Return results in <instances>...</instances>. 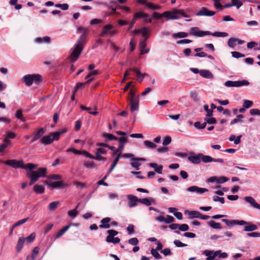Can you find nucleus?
<instances>
[{
  "mask_svg": "<svg viewBox=\"0 0 260 260\" xmlns=\"http://www.w3.org/2000/svg\"><path fill=\"white\" fill-rule=\"evenodd\" d=\"M78 31L82 32L83 34L80 36L77 42L75 44L74 50L71 54L70 58L72 62L76 61L81 53L88 31V29L84 27H79Z\"/></svg>",
  "mask_w": 260,
  "mask_h": 260,
  "instance_id": "nucleus-1",
  "label": "nucleus"
},
{
  "mask_svg": "<svg viewBox=\"0 0 260 260\" xmlns=\"http://www.w3.org/2000/svg\"><path fill=\"white\" fill-rule=\"evenodd\" d=\"M188 160L193 164H199L201 161L205 164L211 162L220 163L224 162V160L222 158H214L209 155H206L201 153L197 154L192 153L188 157Z\"/></svg>",
  "mask_w": 260,
  "mask_h": 260,
  "instance_id": "nucleus-2",
  "label": "nucleus"
},
{
  "mask_svg": "<svg viewBox=\"0 0 260 260\" xmlns=\"http://www.w3.org/2000/svg\"><path fill=\"white\" fill-rule=\"evenodd\" d=\"M190 34L196 37H203L208 35L216 37H225L228 36V34L225 32L216 31L212 33L209 31L201 30L198 27H191L190 29Z\"/></svg>",
  "mask_w": 260,
  "mask_h": 260,
  "instance_id": "nucleus-3",
  "label": "nucleus"
},
{
  "mask_svg": "<svg viewBox=\"0 0 260 260\" xmlns=\"http://www.w3.org/2000/svg\"><path fill=\"white\" fill-rule=\"evenodd\" d=\"M46 173V169L43 168H39L37 171L27 173L26 176L30 179L29 185H32L39 178L45 176Z\"/></svg>",
  "mask_w": 260,
  "mask_h": 260,
  "instance_id": "nucleus-4",
  "label": "nucleus"
},
{
  "mask_svg": "<svg viewBox=\"0 0 260 260\" xmlns=\"http://www.w3.org/2000/svg\"><path fill=\"white\" fill-rule=\"evenodd\" d=\"M21 81L27 86H30L33 83L39 84L41 81V77L38 74H28L24 76Z\"/></svg>",
  "mask_w": 260,
  "mask_h": 260,
  "instance_id": "nucleus-5",
  "label": "nucleus"
},
{
  "mask_svg": "<svg viewBox=\"0 0 260 260\" xmlns=\"http://www.w3.org/2000/svg\"><path fill=\"white\" fill-rule=\"evenodd\" d=\"M181 10L176 8H174L172 11H167L164 12L161 16L166 18L167 20H177L180 19Z\"/></svg>",
  "mask_w": 260,
  "mask_h": 260,
  "instance_id": "nucleus-6",
  "label": "nucleus"
},
{
  "mask_svg": "<svg viewBox=\"0 0 260 260\" xmlns=\"http://www.w3.org/2000/svg\"><path fill=\"white\" fill-rule=\"evenodd\" d=\"M249 82L247 80L231 81L229 80L224 83V86L228 87H238L242 86H248Z\"/></svg>",
  "mask_w": 260,
  "mask_h": 260,
  "instance_id": "nucleus-7",
  "label": "nucleus"
},
{
  "mask_svg": "<svg viewBox=\"0 0 260 260\" xmlns=\"http://www.w3.org/2000/svg\"><path fill=\"white\" fill-rule=\"evenodd\" d=\"M108 236L107 237L106 241L108 243H112L113 244L118 243L120 240L118 237L114 238V236L118 234V232L114 230H109L107 231Z\"/></svg>",
  "mask_w": 260,
  "mask_h": 260,
  "instance_id": "nucleus-8",
  "label": "nucleus"
},
{
  "mask_svg": "<svg viewBox=\"0 0 260 260\" xmlns=\"http://www.w3.org/2000/svg\"><path fill=\"white\" fill-rule=\"evenodd\" d=\"M113 26L110 24L105 25L103 28V30L100 34V36L105 37L106 35H109L110 36H114L116 34L117 31L115 30H113Z\"/></svg>",
  "mask_w": 260,
  "mask_h": 260,
  "instance_id": "nucleus-9",
  "label": "nucleus"
},
{
  "mask_svg": "<svg viewBox=\"0 0 260 260\" xmlns=\"http://www.w3.org/2000/svg\"><path fill=\"white\" fill-rule=\"evenodd\" d=\"M5 164L11 166L13 168H22L23 167V162L22 160L10 159L4 162Z\"/></svg>",
  "mask_w": 260,
  "mask_h": 260,
  "instance_id": "nucleus-10",
  "label": "nucleus"
},
{
  "mask_svg": "<svg viewBox=\"0 0 260 260\" xmlns=\"http://www.w3.org/2000/svg\"><path fill=\"white\" fill-rule=\"evenodd\" d=\"M186 191L196 193L198 194H202L205 192H207L208 190L206 188L200 187L197 186H191L187 188Z\"/></svg>",
  "mask_w": 260,
  "mask_h": 260,
  "instance_id": "nucleus-11",
  "label": "nucleus"
},
{
  "mask_svg": "<svg viewBox=\"0 0 260 260\" xmlns=\"http://www.w3.org/2000/svg\"><path fill=\"white\" fill-rule=\"evenodd\" d=\"M215 12L209 10L206 7H202L201 10L196 13L197 16H212L215 15Z\"/></svg>",
  "mask_w": 260,
  "mask_h": 260,
  "instance_id": "nucleus-12",
  "label": "nucleus"
},
{
  "mask_svg": "<svg viewBox=\"0 0 260 260\" xmlns=\"http://www.w3.org/2000/svg\"><path fill=\"white\" fill-rule=\"evenodd\" d=\"M53 141L55 140L54 138V133H52L49 135L43 137L40 140V143L45 145H47L51 144Z\"/></svg>",
  "mask_w": 260,
  "mask_h": 260,
  "instance_id": "nucleus-13",
  "label": "nucleus"
},
{
  "mask_svg": "<svg viewBox=\"0 0 260 260\" xmlns=\"http://www.w3.org/2000/svg\"><path fill=\"white\" fill-rule=\"evenodd\" d=\"M222 221L226 224V225L232 227L236 224L243 225L244 224L246 223V221L244 220H230L227 219H223Z\"/></svg>",
  "mask_w": 260,
  "mask_h": 260,
  "instance_id": "nucleus-14",
  "label": "nucleus"
},
{
  "mask_svg": "<svg viewBox=\"0 0 260 260\" xmlns=\"http://www.w3.org/2000/svg\"><path fill=\"white\" fill-rule=\"evenodd\" d=\"M119 142V146L116 152H119L121 155L122 151L124 147V144L127 142V137H121L117 139Z\"/></svg>",
  "mask_w": 260,
  "mask_h": 260,
  "instance_id": "nucleus-15",
  "label": "nucleus"
},
{
  "mask_svg": "<svg viewBox=\"0 0 260 260\" xmlns=\"http://www.w3.org/2000/svg\"><path fill=\"white\" fill-rule=\"evenodd\" d=\"M127 198L128 200V207L129 208H133L137 206V202H139V199L132 194L127 195Z\"/></svg>",
  "mask_w": 260,
  "mask_h": 260,
  "instance_id": "nucleus-16",
  "label": "nucleus"
},
{
  "mask_svg": "<svg viewBox=\"0 0 260 260\" xmlns=\"http://www.w3.org/2000/svg\"><path fill=\"white\" fill-rule=\"evenodd\" d=\"M146 159L142 157H134L132 158L131 165L132 167L135 168L137 170H139V167L141 165L140 161H145Z\"/></svg>",
  "mask_w": 260,
  "mask_h": 260,
  "instance_id": "nucleus-17",
  "label": "nucleus"
},
{
  "mask_svg": "<svg viewBox=\"0 0 260 260\" xmlns=\"http://www.w3.org/2000/svg\"><path fill=\"white\" fill-rule=\"evenodd\" d=\"M45 183L52 188H60L63 187V183L60 181L53 182L52 180H46Z\"/></svg>",
  "mask_w": 260,
  "mask_h": 260,
  "instance_id": "nucleus-18",
  "label": "nucleus"
},
{
  "mask_svg": "<svg viewBox=\"0 0 260 260\" xmlns=\"http://www.w3.org/2000/svg\"><path fill=\"white\" fill-rule=\"evenodd\" d=\"M244 200L250 204L252 207L260 210V205L256 202L253 198L251 197H246L244 198Z\"/></svg>",
  "mask_w": 260,
  "mask_h": 260,
  "instance_id": "nucleus-19",
  "label": "nucleus"
},
{
  "mask_svg": "<svg viewBox=\"0 0 260 260\" xmlns=\"http://www.w3.org/2000/svg\"><path fill=\"white\" fill-rule=\"evenodd\" d=\"M101 224L99 225L100 229H109L110 227L111 218L106 217L101 221Z\"/></svg>",
  "mask_w": 260,
  "mask_h": 260,
  "instance_id": "nucleus-20",
  "label": "nucleus"
},
{
  "mask_svg": "<svg viewBox=\"0 0 260 260\" xmlns=\"http://www.w3.org/2000/svg\"><path fill=\"white\" fill-rule=\"evenodd\" d=\"M243 225H245L244 231L245 232H252L256 230L258 228L256 225L249 222L246 221V223Z\"/></svg>",
  "mask_w": 260,
  "mask_h": 260,
  "instance_id": "nucleus-21",
  "label": "nucleus"
},
{
  "mask_svg": "<svg viewBox=\"0 0 260 260\" xmlns=\"http://www.w3.org/2000/svg\"><path fill=\"white\" fill-rule=\"evenodd\" d=\"M45 133V129L43 128H40L38 132L34 133L32 134L33 138L31 140V143H33L38 139H39L40 138H41L44 133Z\"/></svg>",
  "mask_w": 260,
  "mask_h": 260,
  "instance_id": "nucleus-22",
  "label": "nucleus"
},
{
  "mask_svg": "<svg viewBox=\"0 0 260 260\" xmlns=\"http://www.w3.org/2000/svg\"><path fill=\"white\" fill-rule=\"evenodd\" d=\"M185 214H187L190 219L194 218H199L200 216L201 215V213L200 212L194 210H185Z\"/></svg>",
  "mask_w": 260,
  "mask_h": 260,
  "instance_id": "nucleus-23",
  "label": "nucleus"
},
{
  "mask_svg": "<svg viewBox=\"0 0 260 260\" xmlns=\"http://www.w3.org/2000/svg\"><path fill=\"white\" fill-rule=\"evenodd\" d=\"M98 74V70L90 71L89 74L85 77V79L87 80L86 83H87V84H89L93 80V77H92V76H96Z\"/></svg>",
  "mask_w": 260,
  "mask_h": 260,
  "instance_id": "nucleus-24",
  "label": "nucleus"
},
{
  "mask_svg": "<svg viewBox=\"0 0 260 260\" xmlns=\"http://www.w3.org/2000/svg\"><path fill=\"white\" fill-rule=\"evenodd\" d=\"M200 74L203 77L207 79H213V75L209 70H201L200 72Z\"/></svg>",
  "mask_w": 260,
  "mask_h": 260,
  "instance_id": "nucleus-25",
  "label": "nucleus"
},
{
  "mask_svg": "<svg viewBox=\"0 0 260 260\" xmlns=\"http://www.w3.org/2000/svg\"><path fill=\"white\" fill-rule=\"evenodd\" d=\"M131 70L136 74L137 77V80L140 82L143 80L145 76L147 75L146 73L142 74L140 71L137 69L135 68Z\"/></svg>",
  "mask_w": 260,
  "mask_h": 260,
  "instance_id": "nucleus-26",
  "label": "nucleus"
},
{
  "mask_svg": "<svg viewBox=\"0 0 260 260\" xmlns=\"http://www.w3.org/2000/svg\"><path fill=\"white\" fill-rule=\"evenodd\" d=\"M35 41L38 44L49 43L50 42V38L48 36H45L43 38L38 37L35 39Z\"/></svg>",
  "mask_w": 260,
  "mask_h": 260,
  "instance_id": "nucleus-27",
  "label": "nucleus"
},
{
  "mask_svg": "<svg viewBox=\"0 0 260 260\" xmlns=\"http://www.w3.org/2000/svg\"><path fill=\"white\" fill-rule=\"evenodd\" d=\"M155 200L153 198H143V199H139V203H141L143 204H144L146 206H150L152 204L154 203Z\"/></svg>",
  "mask_w": 260,
  "mask_h": 260,
  "instance_id": "nucleus-28",
  "label": "nucleus"
},
{
  "mask_svg": "<svg viewBox=\"0 0 260 260\" xmlns=\"http://www.w3.org/2000/svg\"><path fill=\"white\" fill-rule=\"evenodd\" d=\"M146 46V40L141 41L139 44V47L140 48L141 54L147 53L149 52V49L145 48Z\"/></svg>",
  "mask_w": 260,
  "mask_h": 260,
  "instance_id": "nucleus-29",
  "label": "nucleus"
},
{
  "mask_svg": "<svg viewBox=\"0 0 260 260\" xmlns=\"http://www.w3.org/2000/svg\"><path fill=\"white\" fill-rule=\"evenodd\" d=\"M103 137L105 139V141L106 142H108L109 141L112 140H117L118 139V138L114 136L112 134L108 133H104L103 135Z\"/></svg>",
  "mask_w": 260,
  "mask_h": 260,
  "instance_id": "nucleus-30",
  "label": "nucleus"
},
{
  "mask_svg": "<svg viewBox=\"0 0 260 260\" xmlns=\"http://www.w3.org/2000/svg\"><path fill=\"white\" fill-rule=\"evenodd\" d=\"M131 110L132 112L138 111L139 110V102L134 101L133 99H130Z\"/></svg>",
  "mask_w": 260,
  "mask_h": 260,
  "instance_id": "nucleus-31",
  "label": "nucleus"
},
{
  "mask_svg": "<svg viewBox=\"0 0 260 260\" xmlns=\"http://www.w3.org/2000/svg\"><path fill=\"white\" fill-rule=\"evenodd\" d=\"M149 166L152 168H153L155 171L158 174H162V170L163 167L162 166H158L157 164L155 163H150L149 164Z\"/></svg>",
  "mask_w": 260,
  "mask_h": 260,
  "instance_id": "nucleus-32",
  "label": "nucleus"
},
{
  "mask_svg": "<svg viewBox=\"0 0 260 260\" xmlns=\"http://www.w3.org/2000/svg\"><path fill=\"white\" fill-rule=\"evenodd\" d=\"M121 157L120 153H118L116 157L115 158L114 161H113L111 168L108 172V174L110 173L114 169L116 165L117 164L118 161L119 160L120 158Z\"/></svg>",
  "mask_w": 260,
  "mask_h": 260,
  "instance_id": "nucleus-33",
  "label": "nucleus"
},
{
  "mask_svg": "<svg viewBox=\"0 0 260 260\" xmlns=\"http://www.w3.org/2000/svg\"><path fill=\"white\" fill-rule=\"evenodd\" d=\"M24 241L25 239L23 237H20L19 238L16 246V250L18 252L20 251L22 249Z\"/></svg>",
  "mask_w": 260,
  "mask_h": 260,
  "instance_id": "nucleus-34",
  "label": "nucleus"
},
{
  "mask_svg": "<svg viewBox=\"0 0 260 260\" xmlns=\"http://www.w3.org/2000/svg\"><path fill=\"white\" fill-rule=\"evenodd\" d=\"M70 226L71 225L69 224L60 229L55 235V238L58 239L62 235H63L66 232V231L70 228Z\"/></svg>",
  "mask_w": 260,
  "mask_h": 260,
  "instance_id": "nucleus-35",
  "label": "nucleus"
},
{
  "mask_svg": "<svg viewBox=\"0 0 260 260\" xmlns=\"http://www.w3.org/2000/svg\"><path fill=\"white\" fill-rule=\"evenodd\" d=\"M34 190L37 193H43L45 191L44 187L42 185L36 184L34 186Z\"/></svg>",
  "mask_w": 260,
  "mask_h": 260,
  "instance_id": "nucleus-36",
  "label": "nucleus"
},
{
  "mask_svg": "<svg viewBox=\"0 0 260 260\" xmlns=\"http://www.w3.org/2000/svg\"><path fill=\"white\" fill-rule=\"evenodd\" d=\"M98 146H105V147H108V148L110 150H113V153L112 154V156H115V155H116V154L117 155L119 153V152H116V151L117 150V148H115V147H114V146H110L109 145H108L106 143H99V144H98Z\"/></svg>",
  "mask_w": 260,
  "mask_h": 260,
  "instance_id": "nucleus-37",
  "label": "nucleus"
},
{
  "mask_svg": "<svg viewBox=\"0 0 260 260\" xmlns=\"http://www.w3.org/2000/svg\"><path fill=\"white\" fill-rule=\"evenodd\" d=\"M203 254L207 256V260H213L215 257H213L214 255L213 250H205L203 252Z\"/></svg>",
  "mask_w": 260,
  "mask_h": 260,
  "instance_id": "nucleus-38",
  "label": "nucleus"
},
{
  "mask_svg": "<svg viewBox=\"0 0 260 260\" xmlns=\"http://www.w3.org/2000/svg\"><path fill=\"white\" fill-rule=\"evenodd\" d=\"M190 96L194 102H198L200 101L198 93L196 90H192L190 92Z\"/></svg>",
  "mask_w": 260,
  "mask_h": 260,
  "instance_id": "nucleus-39",
  "label": "nucleus"
},
{
  "mask_svg": "<svg viewBox=\"0 0 260 260\" xmlns=\"http://www.w3.org/2000/svg\"><path fill=\"white\" fill-rule=\"evenodd\" d=\"M95 156H94V157L92 159H94L98 161H105L106 160V158L102 156V154L100 153L99 152L95 151L94 152Z\"/></svg>",
  "mask_w": 260,
  "mask_h": 260,
  "instance_id": "nucleus-40",
  "label": "nucleus"
},
{
  "mask_svg": "<svg viewBox=\"0 0 260 260\" xmlns=\"http://www.w3.org/2000/svg\"><path fill=\"white\" fill-rule=\"evenodd\" d=\"M146 7L151 10H159L161 8L160 6L155 5L152 3H148Z\"/></svg>",
  "mask_w": 260,
  "mask_h": 260,
  "instance_id": "nucleus-41",
  "label": "nucleus"
},
{
  "mask_svg": "<svg viewBox=\"0 0 260 260\" xmlns=\"http://www.w3.org/2000/svg\"><path fill=\"white\" fill-rule=\"evenodd\" d=\"M188 36V33L182 31L175 33L173 35V37L174 38H183L187 37Z\"/></svg>",
  "mask_w": 260,
  "mask_h": 260,
  "instance_id": "nucleus-42",
  "label": "nucleus"
},
{
  "mask_svg": "<svg viewBox=\"0 0 260 260\" xmlns=\"http://www.w3.org/2000/svg\"><path fill=\"white\" fill-rule=\"evenodd\" d=\"M208 224L211 228L215 229H221L222 228L220 223L215 222L213 221H210L208 222Z\"/></svg>",
  "mask_w": 260,
  "mask_h": 260,
  "instance_id": "nucleus-43",
  "label": "nucleus"
},
{
  "mask_svg": "<svg viewBox=\"0 0 260 260\" xmlns=\"http://www.w3.org/2000/svg\"><path fill=\"white\" fill-rule=\"evenodd\" d=\"M37 167V165H35L31 163H28L26 165L23 164V167L22 168V169H24L25 170H28L30 171H32L35 169Z\"/></svg>",
  "mask_w": 260,
  "mask_h": 260,
  "instance_id": "nucleus-44",
  "label": "nucleus"
},
{
  "mask_svg": "<svg viewBox=\"0 0 260 260\" xmlns=\"http://www.w3.org/2000/svg\"><path fill=\"white\" fill-rule=\"evenodd\" d=\"M150 31V29L148 27H144L141 28V32L143 37L145 38V40H146L147 39V38L149 37L148 36V33Z\"/></svg>",
  "mask_w": 260,
  "mask_h": 260,
  "instance_id": "nucleus-45",
  "label": "nucleus"
},
{
  "mask_svg": "<svg viewBox=\"0 0 260 260\" xmlns=\"http://www.w3.org/2000/svg\"><path fill=\"white\" fill-rule=\"evenodd\" d=\"M142 17H147V14L143 11H139L134 14L133 18H134V20H136L137 19L142 18Z\"/></svg>",
  "mask_w": 260,
  "mask_h": 260,
  "instance_id": "nucleus-46",
  "label": "nucleus"
},
{
  "mask_svg": "<svg viewBox=\"0 0 260 260\" xmlns=\"http://www.w3.org/2000/svg\"><path fill=\"white\" fill-rule=\"evenodd\" d=\"M244 118L243 115L239 114L238 115L236 118H234L233 120H232L231 121V125H233L235 123H237L238 122H242V119Z\"/></svg>",
  "mask_w": 260,
  "mask_h": 260,
  "instance_id": "nucleus-47",
  "label": "nucleus"
},
{
  "mask_svg": "<svg viewBox=\"0 0 260 260\" xmlns=\"http://www.w3.org/2000/svg\"><path fill=\"white\" fill-rule=\"evenodd\" d=\"M238 39L236 38H230L228 42V44L229 47L234 48L236 45Z\"/></svg>",
  "mask_w": 260,
  "mask_h": 260,
  "instance_id": "nucleus-48",
  "label": "nucleus"
},
{
  "mask_svg": "<svg viewBox=\"0 0 260 260\" xmlns=\"http://www.w3.org/2000/svg\"><path fill=\"white\" fill-rule=\"evenodd\" d=\"M68 214L71 218H74L78 214V211L76 210V208H75L73 210L68 211Z\"/></svg>",
  "mask_w": 260,
  "mask_h": 260,
  "instance_id": "nucleus-49",
  "label": "nucleus"
},
{
  "mask_svg": "<svg viewBox=\"0 0 260 260\" xmlns=\"http://www.w3.org/2000/svg\"><path fill=\"white\" fill-rule=\"evenodd\" d=\"M15 116L17 118L19 119L22 122L25 121V118L22 116V110H18L16 111Z\"/></svg>",
  "mask_w": 260,
  "mask_h": 260,
  "instance_id": "nucleus-50",
  "label": "nucleus"
},
{
  "mask_svg": "<svg viewBox=\"0 0 260 260\" xmlns=\"http://www.w3.org/2000/svg\"><path fill=\"white\" fill-rule=\"evenodd\" d=\"M144 145L147 148H155L156 147V145L154 143L149 141H145L144 142Z\"/></svg>",
  "mask_w": 260,
  "mask_h": 260,
  "instance_id": "nucleus-51",
  "label": "nucleus"
},
{
  "mask_svg": "<svg viewBox=\"0 0 260 260\" xmlns=\"http://www.w3.org/2000/svg\"><path fill=\"white\" fill-rule=\"evenodd\" d=\"M229 180V178L226 177H224V176H222V177H217L216 182L218 184H223V183L227 182Z\"/></svg>",
  "mask_w": 260,
  "mask_h": 260,
  "instance_id": "nucleus-52",
  "label": "nucleus"
},
{
  "mask_svg": "<svg viewBox=\"0 0 260 260\" xmlns=\"http://www.w3.org/2000/svg\"><path fill=\"white\" fill-rule=\"evenodd\" d=\"M16 137V134L13 132H9L5 138H4L3 141H9L10 139H14Z\"/></svg>",
  "mask_w": 260,
  "mask_h": 260,
  "instance_id": "nucleus-53",
  "label": "nucleus"
},
{
  "mask_svg": "<svg viewBox=\"0 0 260 260\" xmlns=\"http://www.w3.org/2000/svg\"><path fill=\"white\" fill-rule=\"evenodd\" d=\"M97 146H99L100 147L96 149V150L95 151L99 152L100 153H101L102 154H106L107 153V150L106 149V148H108V147H105V146H98V145H97Z\"/></svg>",
  "mask_w": 260,
  "mask_h": 260,
  "instance_id": "nucleus-54",
  "label": "nucleus"
},
{
  "mask_svg": "<svg viewBox=\"0 0 260 260\" xmlns=\"http://www.w3.org/2000/svg\"><path fill=\"white\" fill-rule=\"evenodd\" d=\"M232 6H236L237 9H239L243 5V3L239 0H231Z\"/></svg>",
  "mask_w": 260,
  "mask_h": 260,
  "instance_id": "nucleus-55",
  "label": "nucleus"
},
{
  "mask_svg": "<svg viewBox=\"0 0 260 260\" xmlns=\"http://www.w3.org/2000/svg\"><path fill=\"white\" fill-rule=\"evenodd\" d=\"M59 203V201H55L50 203L49 205V209L51 211L55 210L57 207Z\"/></svg>",
  "mask_w": 260,
  "mask_h": 260,
  "instance_id": "nucleus-56",
  "label": "nucleus"
},
{
  "mask_svg": "<svg viewBox=\"0 0 260 260\" xmlns=\"http://www.w3.org/2000/svg\"><path fill=\"white\" fill-rule=\"evenodd\" d=\"M61 179V176L59 175H50L48 176L47 180H59Z\"/></svg>",
  "mask_w": 260,
  "mask_h": 260,
  "instance_id": "nucleus-57",
  "label": "nucleus"
},
{
  "mask_svg": "<svg viewBox=\"0 0 260 260\" xmlns=\"http://www.w3.org/2000/svg\"><path fill=\"white\" fill-rule=\"evenodd\" d=\"M253 105V102L249 100H244L243 101V106L246 109H248L252 107Z\"/></svg>",
  "mask_w": 260,
  "mask_h": 260,
  "instance_id": "nucleus-58",
  "label": "nucleus"
},
{
  "mask_svg": "<svg viewBox=\"0 0 260 260\" xmlns=\"http://www.w3.org/2000/svg\"><path fill=\"white\" fill-rule=\"evenodd\" d=\"M67 132L66 129H62L60 131L56 132L54 133V138L55 140L57 141L59 139L61 134L65 133Z\"/></svg>",
  "mask_w": 260,
  "mask_h": 260,
  "instance_id": "nucleus-59",
  "label": "nucleus"
},
{
  "mask_svg": "<svg viewBox=\"0 0 260 260\" xmlns=\"http://www.w3.org/2000/svg\"><path fill=\"white\" fill-rule=\"evenodd\" d=\"M84 165L86 168L89 169H92L95 166L94 162L91 160H87L85 161Z\"/></svg>",
  "mask_w": 260,
  "mask_h": 260,
  "instance_id": "nucleus-60",
  "label": "nucleus"
},
{
  "mask_svg": "<svg viewBox=\"0 0 260 260\" xmlns=\"http://www.w3.org/2000/svg\"><path fill=\"white\" fill-rule=\"evenodd\" d=\"M151 253L155 257V259H159L161 258L160 255L157 252V250L152 249L151 250Z\"/></svg>",
  "mask_w": 260,
  "mask_h": 260,
  "instance_id": "nucleus-61",
  "label": "nucleus"
},
{
  "mask_svg": "<svg viewBox=\"0 0 260 260\" xmlns=\"http://www.w3.org/2000/svg\"><path fill=\"white\" fill-rule=\"evenodd\" d=\"M174 244L177 247H183L187 246V245L186 244L181 242L179 240H175L174 241Z\"/></svg>",
  "mask_w": 260,
  "mask_h": 260,
  "instance_id": "nucleus-62",
  "label": "nucleus"
},
{
  "mask_svg": "<svg viewBox=\"0 0 260 260\" xmlns=\"http://www.w3.org/2000/svg\"><path fill=\"white\" fill-rule=\"evenodd\" d=\"M39 248L38 247H35L32 252L31 254V258L32 260H35L37 254L39 253Z\"/></svg>",
  "mask_w": 260,
  "mask_h": 260,
  "instance_id": "nucleus-63",
  "label": "nucleus"
},
{
  "mask_svg": "<svg viewBox=\"0 0 260 260\" xmlns=\"http://www.w3.org/2000/svg\"><path fill=\"white\" fill-rule=\"evenodd\" d=\"M206 122H204L203 123H201L200 122H196L194 123V126L199 129H203L206 127Z\"/></svg>",
  "mask_w": 260,
  "mask_h": 260,
  "instance_id": "nucleus-64",
  "label": "nucleus"
}]
</instances>
